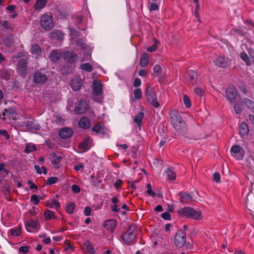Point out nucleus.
<instances>
[{
	"label": "nucleus",
	"mask_w": 254,
	"mask_h": 254,
	"mask_svg": "<svg viewBox=\"0 0 254 254\" xmlns=\"http://www.w3.org/2000/svg\"><path fill=\"white\" fill-rule=\"evenodd\" d=\"M76 44L78 46H80L82 49H86V45L83 43L81 40H77L76 41Z\"/></svg>",
	"instance_id": "obj_63"
},
{
	"label": "nucleus",
	"mask_w": 254,
	"mask_h": 254,
	"mask_svg": "<svg viewBox=\"0 0 254 254\" xmlns=\"http://www.w3.org/2000/svg\"><path fill=\"white\" fill-rule=\"evenodd\" d=\"M225 93L228 100L231 103L234 102L237 95V90L235 86H231L226 89Z\"/></svg>",
	"instance_id": "obj_9"
},
{
	"label": "nucleus",
	"mask_w": 254,
	"mask_h": 254,
	"mask_svg": "<svg viewBox=\"0 0 254 254\" xmlns=\"http://www.w3.org/2000/svg\"><path fill=\"white\" fill-rule=\"evenodd\" d=\"M33 77V82L36 84H43L48 80V76L41 69L35 70Z\"/></svg>",
	"instance_id": "obj_5"
},
{
	"label": "nucleus",
	"mask_w": 254,
	"mask_h": 254,
	"mask_svg": "<svg viewBox=\"0 0 254 254\" xmlns=\"http://www.w3.org/2000/svg\"><path fill=\"white\" fill-rule=\"evenodd\" d=\"M50 157L52 159V163L57 168L59 167L58 164L62 159V156L57 155L55 153H52L50 154Z\"/></svg>",
	"instance_id": "obj_20"
},
{
	"label": "nucleus",
	"mask_w": 254,
	"mask_h": 254,
	"mask_svg": "<svg viewBox=\"0 0 254 254\" xmlns=\"http://www.w3.org/2000/svg\"><path fill=\"white\" fill-rule=\"evenodd\" d=\"M88 107L86 101L84 100H81L75 107V111L77 114H83L87 111Z\"/></svg>",
	"instance_id": "obj_11"
},
{
	"label": "nucleus",
	"mask_w": 254,
	"mask_h": 254,
	"mask_svg": "<svg viewBox=\"0 0 254 254\" xmlns=\"http://www.w3.org/2000/svg\"><path fill=\"white\" fill-rule=\"evenodd\" d=\"M149 63V56L146 53L142 55L139 61V64L141 67H145Z\"/></svg>",
	"instance_id": "obj_27"
},
{
	"label": "nucleus",
	"mask_w": 254,
	"mask_h": 254,
	"mask_svg": "<svg viewBox=\"0 0 254 254\" xmlns=\"http://www.w3.org/2000/svg\"><path fill=\"white\" fill-rule=\"evenodd\" d=\"M117 225V222L115 219L107 220L104 222V227L111 232H114Z\"/></svg>",
	"instance_id": "obj_15"
},
{
	"label": "nucleus",
	"mask_w": 254,
	"mask_h": 254,
	"mask_svg": "<svg viewBox=\"0 0 254 254\" xmlns=\"http://www.w3.org/2000/svg\"><path fill=\"white\" fill-rule=\"evenodd\" d=\"M158 41L156 39H154V44L152 46L147 47L146 51L148 52H152L156 50Z\"/></svg>",
	"instance_id": "obj_47"
},
{
	"label": "nucleus",
	"mask_w": 254,
	"mask_h": 254,
	"mask_svg": "<svg viewBox=\"0 0 254 254\" xmlns=\"http://www.w3.org/2000/svg\"><path fill=\"white\" fill-rule=\"evenodd\" d=\"M62 57V54L60 52H58L57 51L53 50L51 51L50 56L49 59L51 61L54 63H56L58 60H59Z\"/></svg>",
	"instance_id": "obj_24"
},
{
	"label": "nucleus",
	"mask_w": 254,
	"mask_h": 254,
	"mask_svg": "<svg viewBox=\"0 0 254 254\" xmlns=\"http://www.w3.org/2000/svg\"><path fill=\"white\" fill-rule=\"evenodd\" d=\"M91 208L89 206H86L84 208V213L85 216H89L91 214Z\"/></svg>",
	"instance_id": "obj_62"
},
{
	"label": "nucleus",
	"mask_w": 254,
	"mask_h": 254,
	"mask_svg": "<svg viewBox=\"0 0 254 254\" xmlns=\"http://www.w3.org/2000/svg\"><path fill=\"white\" fill-rule=\"evenodd\" d=\"M92 141V139L90 136H87L79 144V147L81 149L86 151L90 148L89 144Z\"/></svg>",
	"instance_id": "obj_19"
},
{
	"label": "nucleus",
	"mask_w": 254,
	"mask_h": 254,
	"mask_svg": "<svg viewBox=\"0 0 254 254\" xmlns=\"http://www.w3.org/2000/svg\"><path fill=\"white\" fill-rule=\"evenodd\" d=\"M178 195L180 197V201L182 203L186 204L192 200L191 195L186 191H181L178 193Z\"/></svg>",
	"instance_id": "obj_13"
},
{
	"label": "nucleus",
	"mask_w": 254,
	"mask_h": 254,
	"mask_svg": "<svg viewBox=\"0 0 254 254\" xmlns=\"http://www.w3.org/2000/svg\"><path fill=\"white\" fill-rule=\"evenodd\" d=\"M2 26L4 29H10L11 31H13V28L9 26V22L7 20H4L3 22Z\"/></svg>",
	"instance_id": "obj_57"
},
{
	"label": "nucleus",
	"mask_w": 254,
	"mask_h": 254,
	"mask_svg": "<svg viewBox=\"0 0 254 254\" xmlns=\"http://www.w3.org/2000/svg\"><path fill=\"white\" fill-rule=\"evenodd\" d=\"M242 102H236L234 105V110L236 113L238 114H241L243 111V108L242 107Z\"/></svg>",
	"instance_id": "obj_42"
},
{
	"label": "nucleus",
	"mask_w": 254,
	"mask_h": 254,
	"mask_svg": "<svg viewBox=\"0 0 254 254\" xmlns=\"http://www.w3.org/2000/svg\"><path fill=\"white\" fill-rule=\"evenodd\" d=\"M134 97L135 100L140 99L142 97V91L140 88H137L133 91Z\"/></svg>",
	"instance_id": "obj_44"
},
{
	"label": "nucleus",
	"mask_w": 254,
	"mask_h": 254,
	"mask_svg": "<svg viewBox=\"0 0 254 254\" xmlns=\"http://www.w3.org/2000/svg\"><path fill=\"white\" fill-rule=\"evenodd\" d=\"M148 102H149L150 104L155 108H157L160 107V104L158 101L157 97Z\"/></svg>",
	"instance_id": "obj_48"
},
{
	"label": "nucleus",
	"mask_w": 254,
	"mask_h": 254,
	"mask_svg": "<svg viewBox=\"0 0 254 254\" xmlns=\"http://www.w3.org/2000/svg\"><path fill=\"white\" fill-rule=\"evenodd\" d=\"M183 100L185 106L187 108L190 107L191 104L189 97L187 95H184L183 96Z\"/></svg>",
	"instance_id": "obj_45"
},
{
	"label": "nucleus",
	"mask_w": 254,
	"mask_h": 254,
	"mask_svg": "<svg viewBox=\"0 0 254 254\" xmlns=\"http://www.w3.org/2000/svg\"><path fill=\"white\" fill-rule=\"evenodd\" d=\"M82 85L80 78L73 79L71 82V87L74 91H78L80 89Z\"/></svg>",
	"instance_id": "obj_21"
},
{
	"label": "nucleus",
	"mask_w": 254,
	"mask_h": 254,
	"mask_svg": "<svg viewBox=\"0 0 254 254\" xmlns=\"http://www.w3.org/2000/svg\"><path fill=\"white\" fill-rule=\"evenodd\" d=\"M214 63L217 66L221 67H225L229 64L228 59L221 56L217 57Z\"/></svg>",
	"instance_id": "obj_16"
},
{
	"label": "nucleus",
	"mask_w": 254,
	"mask_h": 254,
	"mask_svg": "<svg viewBox=\"0 0 254 254\" xmlns=\"http://www.w3.org/2000/svg\"><path fill=\"white\" fill-rule=\"evenodd\" d=\"M41 26L45 30H50L54 26V23L52 19V16L48 14H44L40 19Z\"/></svg>",
	"instance_id": "obj_4"
},
{
	"label": "nucleus",
	"mask_w": 254,
	"mask_h": 254,
	"mask_svg": "<svg viewBox=\"0 0 254 254\" xmlns=\"http://www.w3.org/2000/svg\"><path fill=\"white\" fill-rule=\"evenodd\" d=\"M240 134L241 136H244L248 134L249 129L247 124L242 123L239 126Z\"/></svg>",
	"instance_id": "obj_25"
},
{
	"label": "nucleus",
	"mask_w": 254,
	"mask_h": 254,
	"mask_svg": "<svg viewBox=\"0 0 254 254\" xmlns=\"http://www.w3.org/2000/svg\"><path fill=\"white\" fill-rule=\"evenodd\" d=\"M147 190L146 193L148 195H150L152 197H154L156 195V193L152 190L151 185L150 184H148L146 186Z\"/></svg>",
	"instance_id": "obj_46"
},
{
	"label": "nucleus",
	"mask_w": 254,
	"mask_h": 254,
	"mask_svg": "<svg viewBox=\"0 0 254 254\" xmlns=\"http://www.w3.org/2000/svg\"><path fill=\"white\" fill-rule=\"evenodd\" d=\"M178 214L180 216L192 218L195 220H199L202 218L201 212L200 211H196L193 208L188 206H185L179 209L178 210Z\"/></svg>",
	"instance_id": "obj_2"
},
{
	"label": "nucleus",
	"mask_w": 254,
	"mask_h": 254,
	"mask_svg": "<svg viewBox=\"0 0 254 254\" xmlns=\"http://www.w3.org/2000/svg\"><path fill=\"white\" fill-rule=\"evenodd\" d=\"M144 94L146 97L147 101H149L157 97L154 89L148 84L146 85Z\"/></svg>",
	"instance_id": "obj_14"
},
{
	"label": "nucleus",
	"mask_w": 254,
	"mask_h": 254,
	"mask_svg": "<svg viewBox=\"0 0 254 254\" xmlns=\"http://www.w3.org/2000/svg\"><path fill=\"white\" fill-rule=\"evenodd\" d=\"M234 31L239 35L244 36L246 34V32L242 28H235Z\"/></svg>",
	"instance_id": "obj_56"
},
{
	"label": "nucleus",
	"mask_w": 254,
	"mask_h": 254,
	"mask_svg": "<svg viewBox=\"0 0 254 254\" xmlns=\"http://www.w3.org/2000/svg\"><path fill=\"white\" fill-rule=\"evenodd\" d=\"M26 127L28 129H32L35 130H38L40 128V126L34 123V122L31 121H28L25 123Z\"/></svg>",
	"instance_id": "obj_31"
},
{
	"label": "nucleus",
	"mask_w": 254,
	"mask_h": 254,
	"mask_svg": "<svg viewBox=\"0 0 254 254\" xmlns=\"http://www.w3.org/2000/svg\"><path fill=\"white\" fill-rule=\"evenodd\" d=\"M16 113V111L14 108L12 107H8L7 108H5L2 113V115L3 116H6L8 115H14Z\"/></svg>",
	"instance_id": "obj_35"
},
{
	"label": "nucleus",
	"mask_w": 254,
	"mask_h": 254,
	"mask_svg": "<svg viewBox=\"0 0 254 254\" xmlns=\"http://www.w3.org/2000/svg\"><path fill=\"white\" fill-rule=\"evenodd\" d=\"M166 172L169 179L171 180H175L176 178V174L173 171L172 168H168Z\"/></svg>",
	"instance_id": "obj_34"
},
{
	"label": "nucleus",
	"mask_w": 254,
	"mask_h": 254,
	"mask_svg": "<svg viewBox=\"0 0 254 254\" xmlns=\"http://www.w3.org/2000/svg\"><path fill=\"white\" fill-rule=\"evenodd\" d=\"M30 52L32 55L40 56L42 51L40 47L38 44H33L31 45Z\"/></svg>",
	"instance_id": "obj_26"
},
{
	"label": "nucleus",
	"mask_w": 254,
	"mask_h": 254,
	"mask_svg": "<svg viewBox=\"0 0 254 254\" xmlns=\"http://www.w3.org/2000/svg\"><path fill=\"white\" fill-rule=\"evenodd\" d=\"M11 235L13 236H18L21 234V228L19 227L16 229H12L10 230Z\"/></svg>",
	"instance_id": "obj_49"
},
{
	"label": "nucleus",
	"mask_w": 254,
	"mask_h": 254,
	"mask_svg": "<svg viewBox=\"0 0 254 254\" xmlns=\"http://www.w3.org/2000/svg\"><path fill=\"white\" fill-rule=\"evenodd\" d=\"M87 252L89 254H94L95 251L92 244L89 241H86L84 243Z\"/></svg>",
	"instance_id": "obj_32"
},
{
	"label": "nucleus",
	"mask_w": 254,
	"mask_h": 254,
	"mask_svg": "<svg viewBox=\"0 0 254 254\" xmlns=\"http://www.w3.org/2000/svg\"><path fill=\"white\" fill-rule=\"evenodd\" d=\"M19 251L23 254H27L29 252V247L26 246L20 247L19 249Z\"/></svg>",
	"instance_id": "obj_60"
},
{
	"label": "nucleus",
	"mask_w": 254,
	"mask_h": 254,
	"mask_svg": "<svg viewBox=\"0 0 254 254\" xmlns=\"http://www.w3.org/2000/svg\"><path fill=\"white\" fill-rule=\"evenodd\" d=\"M144 117V113L142 112H139L134 118V122L136 124L138 127L141 126L142 121Z\"/></svg>",
	"instance_id": "obj_29"
},
{
	"label": "nucleus",
	"mask_w": 254,
	"mask_h": 254,
	"mask_svg": "<svg viewBox=\"0 0 254 254\" xmlns=\"http://www.w3.org/2000/svg\"><path fill=\"white\" fill-rule=\"evenodd\" d=\"M136 236V229L134 224H130L127 231L122 236L123 242L127 245H131Z\"/></svg>",
	"instance_id": "obj_3"
},
{
	"label": "nucleus",
	"mask_w": 254,
	"mask_h": 254,
	"mask_svg": "<svg viewBox=\"0 0 254 254\" xmlns=\"http://www.w3.org/2000/svg\"><path fill=\"white\" fill-rule=\"evenodd\" d=\"M161 217L164 220H170L171 219V215L168 212H165L161 214Z\"/></svg>",
	"instance_id": "obj_54"
},
{
	"label": "nucleus",
	"mask_w": 254,
	"mask_h": 254,
	"mask_svg": "<svg viewBox=\"0 0 254 254\" xmlns=\"http://www.w3.org/2000/svg\"><path fill=\"white\" fill-rule=\"evenodd\" d=\"M158 5L156 3L152 2L150 4L149 9L150 11H152L153 10H158Z\"/></svg>",
	"instance_id": "obj_55"
},
{
	"label": "nucleus",
	"mask_w": 254,
	"mask_h": 254,
	"mask_svg": "<svg viewBox=\"0 0 254 254\" xmlns=\"http://www.w3.org/2000/svg\"><path fill=\"white\" fill-rule=\"evenodd\" d=\"M44 216L46 220H49L55 217L54 213L50 210H47L44 213Z\"/></svg>",
	"instance_id": "obj_38"
},
{
	"label": "nucleus",
	"mask_w": 254,
	"mask_h": 254,
	"mask_svg": "<svg viewBox=\"0 0 254 254\" xmlns=\"http://www.w3.org/2000/svg\"><path fill=\"white\" fill-rule=\"evenodd\" d=\"M92 130L96 133H102V127L99 123H98L92 127Z\"/></svg>",
	"instance_id": "obj_50"
},
{
	"label": "nucleus",
	"mask_w": 254,
	"mask_h": 254,
	"mask_svg": "<svg viewBox=\"0 0 254 254\" xmlns=\"http://www.w3.org/2000/svg\"><path fill=\"white\" fill-rule=\"evenodd\" d=\"M80 68L82 70L87 72H91L93 70V67L90 64L86 63L81 64Z\"/></svg>",
	"instance_id": "obj_36"
},
{
	"label": "nucleus",
	"mask_w": 254,
	"mask_h": 254,
	"mask_svg": "<svg viewBox=\"0 0 254 254\" xmlns=\"http://www.w3.org/2000/svg\"><path fill=\"white\" fill-rule=\"evenodd\" d=\"M186 242L185 232L181 229L177 231L174 239L175 245L178 248H182Z\"/></svg>",
	"instance_id": "obj_6"
},
{
	"label": "nucleus",
	"mask_w": 254,
	"mask_h": 254,
	"mask_svg": "<svg viewBox=\"0 0 254 254\" xmlns=\"http://www.w3.org/2000/svg\"><path fill=\"white\" fill-rule=\"evenodd\" d=\"M231 153L236 159L242 160L244 157L245 152L240 145H234L231 147Z\"/></svg>",
	"instance_id": "obj_7"
},
{
	"label": "nucleus",
	"mask_w": 254,
	"mask_h": 254,
	"mask_svg": "<svg viewBox=\"0 0 254 254\" xmlns=\"http://www.w3.org/2000/svg\"><path fill=\"white\" fill-rule=\"evenodd\" d=\"M52 39L62 40L64 38V34L59 30H54L50 34Z\"/></svg>",
	"instance_id": "obj_23"
},
{
	"label": "nucleus",
	"mask_w": 254,
	"mask_h": 254,
	"mask_svg": "<svg viewBox=\"0 0 254 254\" xmlns=\"http://www.w3.org/2000/svg\"><path fill=\"white\" fill-rule=\"evenodd\" d=\"M27 62L25 59L18 61L17 64V71L21 76H25L27 74Z\"/></svg>",
	"instance_id": "obj_8"
},
{
	"label": "nucleus",
	"mask_w": 254,
	"mask_h": 254,
	"mask_svg": "<svg viewBox=\"0 0 254 254\" xmlns=\"http://www.w3.org/2000/svg\"><path fill=\"white\" fill-rule=\"evenodd\" d=\"M40 227V224L38 221L30 219L25 223V228L27 231L29 232H32L33 229H39Z\"/></svg>",
	"instance_id": "obj_12"
},
{
	"label": "nucleus",
	"mask_w": 254,
	"mask_h": 254,
	"mask_svg": "<svg viewBox=\"0 0 254 254\" xmlns=\"http://www.w3.org/2000/svg\"><path fill=\"white\" fill-rule=\"evenodd\" d=\"M162 73V68L158 64L155 65L153 67V75L155 76H159Z\"/></svg>",
	"instance_id": "obj_39"
},
{
	"label": "nucleus",
	"mask_w": 254,
	"mask_h": 254,
	"mask_svg": "<svg viewBox=\"0 0 254 254\" xmlns=\"http://www.w3.org/2000/svg\"><path fill=\"white\" fill-rule=\"evenodd\" d=\"M213 180L216 183H218L220 181V176L218 172H215L213 174Z\"/></svg>",
	"instance_id": "obj_61"
},
{
	"label": "nucleus",
	"mask_w": 254,
	"mask_h": 254,
	"mask_svg": "<svg viewBox=\"0 0 254 254\" xmlns=\"http://www.w3.org/2000/svg\"><path fill=\"white\" fill-rule=\"evenodd\" d=\"M243 102L249 109L254 111V102L248 98H244Z\"/></svg>",
	"instance_id": "obj_33"
},
{
	"label": "nucleus",
	"mask_w": 254,
	"mask_h": 254,
	"mask_svg": "<svg viewBox=\"0 0 254 254\" xmlns=\"http://www.w3.org/2000/svg\"><path fill=\"white\" fill-rule=\"evenodd\" d=\"M10 189L9 188V186L8 185H4L2 188V191L3 193L5 194H7L10 192Z\"/></svg>",
	"instance_id": "obj_58"
},
{
	"label": "nucleus",
	"mask_w": 254,
	"mask_h": 254,
	"mask_svg": "<svg viewBox=\"0 0 254 254\" xmlns=\"http://www.w3.org/2000/svg\"><path fill=\"white\" fill-rule=\"evenodd\" d=\"M169 115L171 124L176 130L182 134H186L187 132V126L179 113L173 110L170 112Z\"/></svg>",
	"instance_id": "obj_1"
},
{
	"label": "nucleus",
	"mask_w": 254,
	"mask_h": 254,
	"mask_svg": "<svg viewBox=\"0 0 254 254\" xmlns=\"http://www.w3.org/2000/svg\"><path fill=\"white\" fill-rule=\"evenodd\" d=\"M78 125L80 128L87 129L90 127V122L87 117H83L79 121Z\"/></svg>",
	"instance_id": "obj_22"
},
{
	"label": "nucleus",
	"mask_w": 254,
	"mask_h": 254,
	"mask_svg": "<svg viewBox=\"0 0 254 254\" xmlns=\"http://www.w3.org/2000/svg\"><path fill=\"white\" fill-rule=\"evenodd\" d=\"M187 74L189 77L190 81L193 84L197 78V73L194 70H189Z\"/></svg>",
	"instance_id": "obj_30"
},
{
	"label": "nucleus",
	"mask_w": 254,
	"mask_h": 254,
	"mask_svg": "<svg viewBox=\"0 0 254 254\" xmlns=\"http://www.w3.org/2000/svg\"><path fill=\"white\" fill-rule=\"evenodd\" d=\"M37 149L35 145H30V144H26L24 149V152L26 153H29L32 151L36 150Z\"/></svg>",
	"instance_id": "obj_41"
},
{
	"label": "nucleus",
	"mask_w": 254,
	"mask_h": 254,
	"mask_svg": "<svg viewBox=\"0 0 254 254\" xmlns=\"http://www.w3.org/2000/svg\"><path fill=\"white\" fill-rule=\"evenodd\" d=\"M72 133V130L67 127L63 128L59 132V136L63 138H68L71 136Z\"/></svg>",
	"instance_id": "obj_18"
},
{
	"label": "nucleus",
	"mask_w": 254,
	"mask_h": 254,
	"mask_svg": "<svg viewBox=\"0 0 254 254\" xmlns=\"http://www.w3.org/2000/svg\"><path fill=\"white\" fill-rule=\"evenodd\" d=\"M75 207V205L74 203L70 202L68 203L65 207L66 212L68 214L73 213Z\"/></svg>",
	"instance_id": "obj_40"
},
{
	"label": "nucleus",
	"mask_w": 254,
	"mask_h": 254,
	"mask_svg": "<svg viewBox=\"0 0 254 254\" xmlns=\"http://www.w3.org/2000/svg\"><path fill=\"white\" fill-rule=\"evenodd\" d=\"M240 57L242 59V60L246 63V64L247 65L250 66L251 65V63L250 62L249 57H248V55L246 53H245V52L241 53L240 54Z\"/></svg>",
	"instance_id": "obj_37"
},
{
	"label": "nucleus",
	"mask_w": 254,
	"mask_h": 254,
	"mask_svg": "<svg viewBox=\"0 0 254 254\" xmlns=\"http://www.w3.org/2000/svg\"><path fill=\"white\" fill-rule=\"evenodd\" d=\"M2 135L5 137L7 140L9 139V135L6 130L0 129V136Z\"/></svg>",
	"instance_id": "obj_59"
},
{
	"label": "nucleus",
	"mask_w": 254,
	"mask_h": 254,
	"mask_svg": "<svg viewBox=\"0 0 254 254\" xmlns=\"http://www.w3.org/2000/svg\"><path fill=\"white\" fill-rule=\"evenodd\" d=\"M27 183L29 185V188L30 189H36L37 190L38 189V187L37 186H36L33 181L31 180H28L27 182Z\"/></svg>",
	"instance_id": "obj_64"
},
{
	"label": "nucleus",
	"mask_w": 254,
	"mask_h": 254,
	"mask_svg": "<svg viewBox=\"0 0 254 254\" xmlns=\"http://www.w3.org/2000/svg\"><path fill=\"white\" fill-rule=\"evenodd\" d=\"M59 180V178L57 177H49L47 180L46 184L47 185H52L56 183Z\"/></svg>",
	"instance_id": "obj_43"
},
{
	"label": "nucleus",
	"mask_w": 254,
	"mask_h": 254,
	"mask_svg": "<svg viewBox=\"0 0 254 254\" xmlns=\"http://www.w3.org/2000/svg\"><path fill=\"white\" fill-rule=\"evenodd\" d=\"M71 188L72 191L75 193H78L80 191V188L77 185H73Z\"/></svg>",
	"instance_id": "obj_53"
},
{
	"label": "nucleus",
	"mask_w": 254,
	"mask_h": 254,
	"mask_svg": "<svg viewBox=\"0 0 254 254\" xmlns=\"http://www.w3.org/2000/svg\"><path fill=\"white\" fill-rule=\"evenodd\" d=\"M47 2V0H36L34 4V8L36 10H40L46 6Z\"/></svg>",
	"instance_id": "obj_28"
},
{
	"label": "nucleus",
	"mask_w": 254,
	"mask_h": 254,
	"mask_svg": "<svg viewBox=\"0 0 254 254\" xmlns=\"http://www.w3.org/2000/svg\"><path fill=\"white\" fill-rule=\"evenodd\" d=\"M63 58L67 61L69 64H74L77 60L78 57L76 53L74 52H70L66 51L63 54Z\"/></svg>",
	"instance_id": "obj_10"
},
{
	"label": "nucleus",
	"mask_w": 254,
	"mask_h": 254,
	"mask_svg": "<svg viewBox=\"0 0 254 254\" xmlns=\"http://www.w3.org/2000/svg\"><path fill=\"white\" fill-rule=\"evenodd\" d=\"M194 92L196 95L199 96H203L204 93V91L202 89L198 87L194 88Z\"/></svg>",
	"instance_id": "obj_52"
},
{
	"label": "nucleus",
	"mask_w": 254,
	"mask_h": 254,
	"mask_svg": "<svg viewBox=\"0 0 254 254\" xmlns=\"http://www.w3.org/2000/svg\"><path fill=\"white\" fill-rule=\"evenodd\" d=\"M102 93V84L97 81H94L93 84V94L98 96Z\"/></svg>",
	"instance_id": "obj_17"
},
{
	"label": "nucleus",
	"mask_w": 254,
	"mask_h": 254,
	"mask_svg": "<svg viewBox=\"0 0 254 254\" xmlns=\"http://www.w3.org/2000/svg\"><path fill=\"white\" fill-rule=\"evenodd\" d=\"M31 201L35 205H37L40 202V198L36 194H33L31 197Z\"/></svg>",
	"instance_id": "obj_51"
}]
</instances>
